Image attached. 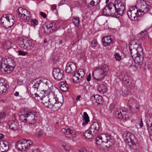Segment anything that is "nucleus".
<instances>
[{
    "instance_id": "24",
    "label": "nucleus",
    "mask_w": 152,
    "mask_h": 152,
    "mask_svg": "<svg viewBox=\"0 0 152 152\" xmlns=\"http://www.w3.org/2000/svg\"><path fill=\"white\" fill-rule=\"evenodd\" d=\"M133 49H136V50H138V51L141 52L142 51V48L141 47V45L140 44H137L134 41H132V43L130 45L129 48Z\"/></svg>"
},
{
    "instance_id": "56",
    "label": "nucleus",
    "mask_w": 152,
    "mask_h": 152,
    "mask_svg": "<svg viewBox=\"0 0 152 152\" xmlns=\"http://www.w3.org/2000/svg\"><path fill=\"white\" fill-rule=\"evenodd\" d=\"M42 134V132L41 131L37 130L36 133V135L37 136V137H40L41 135Z\"/></svg>"
},
{
    "instance_id": "49",
    "label": "nucleus",
    "mask_w": 152,
    "mask_h": 152,
    "mask_svg": "<svg viewBox=\"0 0 152 152\" xmlns=\"http://www.w3.org/2000/svg\"><path fill=\"white\" fill-rule=\"evenodd\" d=\"M58 56L56 55H54L53 56L51 61L53 63H54L56 61H57L58 59Z\"/></svg>"
},
{
    "instance_id": "10",
    "label": "nucleus",
    "mask_w": 152,
    "mask_h": 152,
    "mask_svg": "<svg viewBox=\"0 0 152 152\" xmlns=\"http://www.w3.org/2000/svg\"><path fill=\"white\" fill-rule=\"evenodd\" d=\"M51 97L50 102L52 106V107H49L50 108H53L54 110H58L61 106V103L58 101V99L57 96V95L55 94L53 96Z\"/></svg>"
},
{
    "instance_id": "27",
    "label": "nucleus",
    "mask_w": 152,
    "mask_h": 152,
    "mask_svg": "<svg viewBox=\"0 0 152 152\" xmlns=\"http://www.w3.org/2000/svg\"><path fill=\"white\" fill-rule=\"evenodd\" d=\"M7 89L6 83L3 80H0V93H3L6 91Z\"/></svg>"
},
{
    "instance_id": "15",
    "label": "nucleus",
    "mask_w": 152,
    "mask_h": 152,
    "mask_svg": "<svg viewBox=\"0 0 152 152\" xmlns=\"http://www.w3.org/2000/svg\"><path fill=\"white\" fill-rule=\"evenodd\" d=\"M63 71L58 69H54L53 72V75L54 78L58 80H62L64 77Z\"/></svg>"
},
{
    "instance_id": "36",
    "label": "nucleus",
    "mask_w": 152,
    "mask_h": 152,
    "mask_svg": "<svg viewBox=\"0 0 152 152\" xmlns=\"http://www.w3.org/2000/svg\"><path fill=\"white\" fill-rule=\"evenodd\" d=\"M147 36V33L145 31H142L137 35V37L138 39L140 40H142L145 39Z\"/></svg>"
},
{
    "instance_id": "45",
    "label": "nucleus",
    "mask_w": 152,
    "mask_h": 152,
    "mask_svg": "<svg viewBox=\"0 0 152 152\" xmlns=\"http://www.w3.org/2000/svg\"><path fill=\"white\" fill-rule=\"evenodd\" d=\"M78 74L79 76L80 77V79L84 77L85 75V72L84 70L82 69H79L77 73Z\"/></svg>"
},
{
    "instance_id": "32",
    "label": "nucleus",
    "mask_w": 152,
    "mask_h": 152,
    "mask_svg": "<svg viewBox=\"0 0 152 152\" xmlns=\"http://www.w3.org/2000/svg\"><path fill=\"white\" fill-rule=\"evenodd\" d=\"M83 135L84 137L88 139L92 138L94 135L89 129L83 133Z\"/></svg>"
},
{
    "instance_id": "55",
    "label": "nucleus",
    "mask_w": 152,
    "mask_h": 152,
    "mask_svg": "<svg viewBox=\"0 0 152 152\" xmlns=\"http://www.w3.org/2000/svg\"><path fill=\"white\" fill-rule=\"evenodd\" d=\"M18 53L19 55L24 56L26 55L27 54V53L22 51H19Z\"/></svg>"
},
{
    "instance_id": "42",
    "label": "nucleus",
    "mask_w": 152,
    "mask_h": 152,
    "mask_svg": "<svg viewBox=\"0 0 152 152\" xmlns=\"http://www.w3.org/2000/svg\"><path fill=\"white\" fill-rule=\"evenodd\" d=\"M100 1V0H91L87 6L90 7L96 5L99 3Z\"/></svg>"
},
{
    "instance_id": "35",
    "label": "nucleus",
    "mask_w": 152,
    "mask_h": 152,
    "mask_svg": "<svg viewBox=\"0 0 152 152\" xmlns=\"http://www.w3.org/2000/svg\"><path fill=\"white\" fill-rule=\"evenodd\" d=\"M1 146L3 149V152H5L7 151L9 148V144L8 142L5 141H3L1 143Z\"/></svg>"
},
{
    "instance_id": "3",
    "label": "nucleus",
    "mask_w": 152,
    "mask_h": 152,
    "mask_svg": "<svg viewBox=\"0 0 152 152\" xmlns=\"http://www.w3.org/2000/svg\"><path fill=\"white\" fill-rule=\"evenodd\" d=\"M18 45L20 47L25 50L31 52L33 51L35 44L31 39L27 38H23L19 40Z\"/></svg>"
},
{
    "instance_id": "63",
    "label": "nucleus",
    "mask_w": 152,
    "mask_h": 152,
    "mask_svg": "<svg viewBox=\"0 0 152 152\" xmlns=\"http://www.w3.org/2000/svg\"><path fill=\"white\" fill-rule=\"evenodd\" d=\"M91 0H84V3L87 5Z\"/></svg>"
},
{
    "instance_id": "19",
    "label": "nucleus",
    "mask_w": 152,
    "mask_h": 152,
    "mask_svg": "<svg viewBox=\"0 0 152 152\" xmlns=\"http://www.w3.org/2000/svg\"><path fill=\"white\" fill-rule=\"evenodd\" d=\"M99 138L102 139L103 142L107 143L109 142L110 145V142H111L112 144L114 143V141L111 139L110 136L107 134H102L101 135V137Z\"/></svg>"
},
{
    "instance_id": "52",
    "label": "nucleus",
    "mask_w": 152,
    "mask_h": 152,
    "mask_svg": "<svg viewBox=\"0 0 152 152\" xmlns=\"http://www.w3.org/2000/svg\"><path fill=\"white\" fill-rule=\"evenodd\" d=\"M3 58L0 56V70L1 69V68H2L3 65Z\"/></svg>"
},
{
    "instance_id": "43",
    "label": "nucleus",
    "mask_w": 152,
    "mask_h": 152,
    "mask_svg": "<svg viewBox=\"0 0 152 152\" xmlns=\"http://www.w3.org/2000/svg\"><path fill=\"white\" fill-rule=\"evenodd\" d=\"M26 112H25L24 114H22L20 115V119L23 122H27V118L26 117Z\"/></svg>"
},
{
    "instance_id": "23",
    "label": "nucleus",
    "mask_w": 152,
    "mask_h": 152,
    "mask_svg": "<svg viewBox=\"0 0 152 152\" xmlns=\"http://www.w3.org/2000/svg\"><path fill=\"white\" fill-rule=\"evenodd\" d=\"M8 124L10 129L13 130H16L18 128L19 125L17 121H10Z\"/></svg>"
},
{
    "instance_id": "37",
    "label": "nucleus",
    "mask_w": 152,
    "mask_h": 152,
    "mask_svg": "<svg viewBox=\"0 0 152 152\" xmlns=\"http://www.w3.org/2000/svg\"><path fill=\"white\" fill-rule=\"evenodd\" d=\"M73 23L75 26L78 27L80 25V20L79 17L74 16L72 19Z\"/></svg>"
},
{
    "instance_id": "39",
    "label": "nucleus",
    "mask_w": 152,
    "mask_h": 152,
    "mask_svg": "<svg viewBox=\"0 0 152 152\" xmlns=\"http://www.w3.org/2000/svg\"><path fill=\"white\" fill-rule=\"evenodd\" d=\"M107 88L105 85L103 84H101L98 86L97 90L100 93L105 92L106 91Z\"/></svg>"
},
{
    "instance_id": "46",
    "label": "nucleus",
    "mask_w": 152,
    "mask_h": 152,
    "mask_svg": "<svg viewBox=\"0 0 152 152\" xmlns=\"http://www.w3.org/2000/svg\"><path fill=\"white\" fill-rule=\"evenodd\" d=\"M38 21L36 19H32L30 21V24L31 26H35L38 24Z\"/></svg>"
},
{
    "instance_id": "13",
    "label": "nucleus",
    "mask_w": 152,
    "mask_h": 152,
    "mask_svg": "<svg viewBox=\"0 0 152 152\" xmlns=\"http://www.w3.org/2000/svg\"><path fill=\"white\" fill-rule=\"evenodd\" d=\"M54 93L53 92L50 93L49 96H45L43 98L42 100V102L44 105V106L48 108L52 107V106L51 104V102H50L51 97L55 95Z\"/></svg>"
},
{
    "instance_id": "6",
    "label": "nucleus",
    "mask_w": 152,
    "mask_h": 152,
    "mask_svg": "<svg viewBox=\"0 0 152 152\" xmlns=\"http://www.w3.org/2000/svg\"><path fill=\"white\" fill-rule=\"evenodd\" d=\"M17 13L21 20L28 22L31 20V18L29 16L28 12L26 10L20 7L17 11Z\"/></svg>"
},
{
    "instance_id": "17",
    "label": "nucleus",
    "mask_w": 152,
    "mask_h": 152,
    "mask_svg": "<svg viewBox=\"0 0 152 152\" xmlns=\"http://www.w3.org/2000/svg\"><path fill=\"white\" fill-rule=\"evenodd\" d=\"M99 125L97 122H93L90 126L89 129L94 135L98 134L99 132Z\"/></svg>"
},
{
    "instance_id": "61",
    "label": "nucleus",
    "mask_w": 152,
    "mask_h": 152,
    "mask_svg": "<svg viewBox=\"0 0 152 152\" xmlns=\"http://www.w3.org/2000/svg\"><path fill=\"white\" fill-rule=\"evenodd\" d=\"M68 133L72 134V133H74V131L73 130L69 128H68Z\"/></svg>"
},
{
    "instance_id": "57",
    "label": "nucleus",
    "mask_w": 152,
    "mask_h": 152,
    "mask_svg": "<svg viewBox=\"0 0 152 152\" xmlns=\"http://www.w3.org/2000/svg\"><path fill=\"white\" fill-rule=\"evenodd\" d=\"M91 73H90L88 75V76L86 78V80L88 81H89L91 80Z\"/></svg>"
},
{
    "instance_id": "21",
    "label": "nucleus",
    "mask_w": 152,
    "mask_h": 152,
    "mask_svg": "<svg viewBox=\"0 0 152 152\" xmlns=\"http://www.w3.org/2000/svg\"><path fill=\"white\" fill-rule=\"evenodd\" d=\"M3 64L12 65L13 66H15V62L14 59L11 57H6L5 58H3Z\"/></svg>"
},
{
    "instance_id": "40",
    "label": "nucleus",
    "mask_w": 152,
    "mask_h": 152,
    "mask_svg": "<svg viewBox=\"0 0 152 152\" xmlns=\"http://www.w3.org/2000/svg\"><path fill=\"white\" fill-rule=\"evenodd\" d=\"M4 16H6L7 18V19H8V20H10V22L11 21H12V23H13V25L15 23V17L14 16H13L12 15L9 14L5 15Z\"/></svg>"
},
{
    "instance_id": "4",
    "label": "nucleus",
    "mask_w": 152,
    "mask_h": 152,
    "mask_svg": "<svg viewBox=\"0 0 152 152\" xmlns=\"http://www.w3.org/2000/svg\"><path fill=\"white\" fill-rule=\"evenodd\" d=\"M60 25L58 22H49L48 23L45 27H44V32L48 34L52 33L58 30L59 28Z\"/></svg>"
},
{
    "instance_id": "30",
    "label": "nucleus",
    "mask_w": 152,
    "mask_h": 152,
    "mask_svg": "<svg viewBox=\"0 0 152 152\" xmlns=\"http://www.w3.org/2000/svg\"><path fill=\"white\" fill-rule=\"evenodd\" d=\"M102 99V97L101 96L98 94L93 95L91 98V99L92 100L93 99H95L96 102L99 104H102L103 101Z\"/></svg>"
},
{
    "instance_id": "47",
    "label": "nucleus",
    "mask_w": 152,
    "mask_h": 152,
    "mask_svg": "<svg viewBox=\"0 0 152 152\" xmlns=\"http://www.w3.org/2000/svg\"><path fill=\"white\" fill-rule=\"evenodd\" d=\"M6 115L5 114L4 112L0 113V123L1 122V120L2 119L6 117Z\"/></svg>"
},
{
    "instance_id": "48",
    "label": "nucleus",
    "mask_w": 152,
    "mask_h": 152,
    "mask_svg": "<svg viewBox=\"0 0 152 152\" xmlns=\"http://www.w3.org/2000/svg\"><path fill=\"white\" fill-rule=\"evenodd\" d=\"M114 56L116 61H119L121 58V56L117 53H115L114 54Z\"/></svg>"
},
{
    "instance_id": "53",
    "label": "nucleus",
    "mask_w": 152,
    "mask_h": 152,
    "mask_svg": "<svg viewBox=\"0 0 152 152\" xmlns=\"http://www.w3.org/2000/svg\"><path fill=\"white\" fill-rule=\"evenodd\" d=\"M139 110V108L138 107H136L135 108H133L132 109V111L133 113H136L138 112Z\"/></svg>"
},
{
    "instance_id": "22",
    "label": "nucleus",
    "mask_w": 152,
    "mask_h": 152,
    "mask_svg": "<svg viewBox=\"0 0 152 152\" xmlns=\"http://www.w3.org/2000/svg\"><path fill=\"white\" fill-rule=\"evenodd\" d=\"M41 81L40 80L37 81L33 85L32 87L30 89L29 93H34L35 91H36V92H37V91H38L39 85L41 84Z\"/></svg>"
},
{
    "instance_id": "33",
    "label": "nucleus",
    "mask_w": 152,
    "mask_h": 152,
    "mask_svg": "<svg viewBox=\"0 0 152 152\" xmlns=\"http://www.w3.org/2000/svg\"><path fill=\"white\" fill-rule=\"evenodd\" d=\"M83 122L82 125L83 126H85L88 124L89 121V117L88 114L86 112L83 113Z\"/></svg>"
},
{
    "instance_id": "7",
    "label": "nucleus",
    "mask_w": 152,
    "mask_h": 152,
    "mask_svg": "<svg viewBox=\"0 0 152 152\" xmlns=\"http://www.w3.org/2000/svg\"><path fill=\"white\" fill-rule=\"evenodd\" d=\"M127 110L124 108L117 109L115 113V115L118 118L124 120H126L129 118Z\"/></svg>"
},
{
    "instance_id": "26",
    "label": "nucleus",
    "mask_w": 152,
    "mask_h": 152,
    "mask_svg": "<svg viewBox=\"0 0 152 152\" xmlns=\"http://www.w3.org/2000/svg\"><path fill=\"white\" fill-rule=\"evenodd\" d=\"M101 137V135H99L96 138V143L97 145L98 149L100 150H102L104 149L103 146L102 145V143H104L102 141V139H100L99 137Z\"/></svg>"
},
{
    "instance_id": "12",
    "label": "nucleus",
    "mask_w": 152,
    "mask_h": 152,
    "mask_svg": "<svg viewBox=\"0 0 152 152\" xmlns=\"http://www.w3.org/2000/svg\"><path fill=\"white\" fill-rule=\"evenodd\" d=\"M119 79L122 80L123 84L131 86H132L131 77L126 74H122L119 76Z\"/></svg>"
},
{
    "instance_id": "31",
    "label": "nucleus",
    "mask_w": 152,
    "mask_h": 152,
    "mask_svg": "<svg viewBox=\"0 0 152 152\" xmlns=\"http://www.w3.org/2000/svg\"><path fill=\"white\" fill-rule=\"evenodd\" d=\"M13 44L11 42L8 41L3 43L2 46L5 50H9L12 47Z\"/></svg>"
},
{
    "instance_id": "51",
    "label": "nucleus",
    "mask_w": 152,
    "mask_h": 152,
    "mask_svg": "<svg viewBox=\"0 0 152 152\" xmlns=\"http://www.w3.org/2000/svg\"><path fill=\"white\" fill-rule=\"evenodd\" d=\"M130 69L132 71H135L137 70V68L135 65H132L130 66Z\"/></svg>"
},
{
    "instance_id": "44",
    "label": "nucleus",
    "mask_w": 152,
    "mask_h": 152,
    "mask_svg": "<svg viewBox=\"0 0 152 152\" xmlns=\"http://www.w3.org/2000/svg\"><path fill=\"white\" fill-rule=\"evenodd\" d=\"M72 79L74 82H77L81 79L77 73H75L74 75L72 77Z\"/></svg>"
},
{
    "instance_id": "1",
    "label": "nucleus",
    "mask_w": 152,
    "mask_h": 152,
    "mask_svg": "<svg viewBox=\"0 0 152 152\" xmlns=\"http://www.w3.org/2000/svg\"><path fill=\"white\" fill-rule=\"evenodd\" d=\"M125 10L124 4L121 3L120 0H115L114 3L110 2L103 9L101 14L105 16L111 15L117 17L123 14Z\"/></svg>"
},
{
    "instance_id": "34",
    "label": "nucleus",
    "mask_w": 152,
    "mask_h": 152,
    "mask_svg": "<svg viewBox=\"0 0 152 152\" xmlns=\"http://www.w3.org/2000/svg\"><path fill=\"white\" fill-rule=\"evenodd\" d=\"M129 50L130 53L132 58H135V57L140 54L138 52H139L138 50H136V49H132L130 48H129Z\"/></svg>"
},
{
    "instance_id": "59",
    "label": "nucleus",
    "mask_w": 152,
    "mask_h": 152,
    "mask_svg": "<svg viewBox=\"0 0 152 152\" xmlns=\"http://www.w3.org/2000/svg\"><path fill=\"white\" fill-rule=\"evenodd\" d=\"M79 152H87V150L84 148H81L79 150Z\"/></svg>"
},
{
    "instance_id": "54",
    "label": "nucleus",
    "mask_w": 152,
    "mask_h": 152,
    "mask_svg": "<svg viewBox=\"0 0 152 152\" xmlns=\"http://www.w3.org/2000/svg\"><path fill=\"white\" fill-rule=\"evenodd\" d=\"M39 96H40V97L41 98H44V97H45V93L44 91L43 90L42 91V92L40 93L39 94Z\"/></svg>"
},
{
    "instance_id": "28",
    "label": "nucleus",
    "mask_w": 152,
    "mask_h": 152,
    "mask_svg": "<svg viewBox=\"0 0 152 152\" xmlns=\"http://www.w3.org/2000/svg\"><path fill=\"white\" fill-rule=\"evenodd\" d=\"M132 145L129 146L131 148L132 151L133 152H140V145L137 143V141L134 143H132Z\"/></svg>"
},
{
    "instance_id": "41",
    "label": "nucleus",
    "mask_w": 152,
    "mask_h": 152,
    "mask_svg": "<svg viewBox=\"0 0 152 152\" xmlns=\"http://www.w3.org/2000/svg\"><path fill=\"white\" fill-rule=\"evenodd\" d=\"M59 86L60 90L62 91L65 92L67 91L68 89L67 85L66 84L62 83L59 85Z\"/></svg>"
},
{
    "instance_id": "29",
    "label": "nucleus",
    "mask_w": 152,
    "mask_h": 152,
    "mask_svg": "<svg viewBox=\"0 0 152 152\" xmlns=\"http://www.w3.org/2000/svg\"><path fill=\"white\" fill-rule=\"evenodd\" d=\"M133 59L134 62L136 64L138 65H140L142 64V63L143 58L140 54L135 57V58H133Z\"/></svg>"
},
{
    "instance_id": "38",
    "label": "nucleus",
    "mask_w": 152,
    "mask_h": 152,
    "mask_svg": "<svg viewBox=\"0 0 152 152\" xmlns=\"http://www.w3.org/2000/svg\"><path fill=\"white\" fill-rule=\"evenodd\" d=\"M30 94L32 98H34L36 100L38 101H42V98L40 97L39 94L37 93L36 91H34V93H30Z\"/></svg>"
},
{
    "instance_id": "60",
    "label": "nucleus",
    "mask_w": 152,
    "mask_h": 152,
    "mask_svg": "<svg viewBox=\"0 0 152 152\" xmlns=\"http://www.w3.org/2000/svg\"><path fill=\"white\" fill-rule=\"evenodd\" d=\"M114 108H115V104H111L110 105V110L111 111H112L113 110Z\"/></svg>"
},
{
    "instance_id": "58",
    "label": "nucleus",
    "mask_w": 152,
    "mask_h": 152,
    "mask_svg": "<svg viewBox=\"0 0 152 152\" xmlns=\"http://www.w3.org/2000/svg\"><path fill=\"white\" fill-rule=\"evenodd\" d=\"M40 15L42 16L44 18H45L47 17V15L43 12H41L40 13Z\"/></svg>"
},
{
    "instance_id": "16",
    "label": "nucleus",
    "mask_w": 152,
    "mask_h": 152,
    "mask_svg": "<svg viewBox=\"0 0 152 152\" xmlns=\"http://www.w3.org/2000/svg\"><path fill=\"white\" fill-rule=\"evenodd\" d=\"M138 6L140 8L139 12H146L149 10V8L147 7L145 1L143 0H140L139 3L138 4Z\"/></svg>"
},
{
    "instance_id": "8",
    "label": "nucleus",
    "mask_w": 152,
    "mask_h": 152,
    "mask_svg": "<svg viewBox=\"0 0 152 152\" xmlns=\"http://www.w3.org/2000/svg\"><path fill=\"white\" fill-rule=\"evenodd\" d=\"M124 142L129 146L132 145V143H134L137 141V139L130 132H125L123 135Z\"/></svg>"
},
{
    "instance_id": "20",
    "label": "nucleus",
    "mask_w": 152,
    "mask_h": 152,
    "mask_svg": "<svg viewBox=\"0 0 152 152\" xmlns=\"http://www.w3.org/2000/svg\"><path fill=\"white\" fill-rule=\"evenodd\" d=\"M15 66L12 65L3 64L1 68V69L0 70L2 72L4 71L5 73H10L12 72L14 69Z\"/></svg>"
},
{
    "instance_id": "64",
    "label": "nucleus",
    "mask_w": 152,
    "mask_h": 152,
    "mask_svg": "<svg viewBox=\"0 0 152 152\" xmlns=\"http://www.w3.org/2000/svg\"><path fill=\"white\" fill-rule=\"evenodd\" d=\"M139 126L140 127H142L143 126V124L142 123V120L141 118H140V121L139 123Z\"/></svg>"
},
{
    "instance_id": "5",
    "label": "nucleus",
    "mask_w": 152,
    "mask_h": 152,
    "mask_svg": "<svg viewBox=\"0 0 152 152\" xmlns=\"http://www.w3.org/2000/svg\"><path fill=\"white\" fill-rule=\"evenodd\" d=\"M32 143L33 142L32 141L22 139L18 142L16 147L18 151H23L28 149V147L30 146Z\"/></svg>"
},
{
    "instance_id": "2",
    "label": "nucleus",
    "mask_w": 152,
    "mask_h": 152,
    "mask_svg": "<svg viewBox=\"0 0 152 152\" xmlns=\"http://www.w3.org/2000/svg\"><path fill=\"white\" fill-rule=\"evenodd\" d=\"M108 71V66L105 64L95 67L93 72L94 78L95 80V82L97 83L101 82L107 75Z\"/></svg>"
},
{
    "instance_id": "14",
    "label": "nucleus",
    "mask_w": 152,
    "mask_h": 152,
    "mask_svg": "<svg viewBox=\"0 0 152 152\" xmlns=\"http://www.w3.org/2000/svg\"><path fill=\"white\" fill-rule=\"evenodd\" d=\"M77 70L76 64L72 62H68L65 68L66 72L67 73H73Z\"/></svg>"
},
{
    "instance_id": "11",
    "label": "nucleus",
    "mask_w": 152,
    "mask_h": 152,
    "mask_svg": "<svg viewBox=\"0 0 152 152\" xmlns=\"http://www.w3.org/2000/svg\"><path fill=\"white\" fill-rule=\"evenodd\" d=\"M37 113L33 111H28L26 112V117L27 118V122L29 124L35 123L37 119Z\"/></svg>"
},
{
    "instance_id": "9",
    "label": "nucleus",
    "mask_w": 152,
    "mask_h": 152,
    "mask_svg": "<svg viewBox=\"0 0 152 152\" xmlns=\"http://www.w3.org/2000/svg\"><path fill=\"white\" fill-rule=\"evenodd\" d=\"M129 18L132 20H134L137 19L139 16H140L142 14H139L138 10L136 7H133L130 8L127 13Z\"/></svg>"
},
{
    "instance_id": "50",
    "label": "nucleus",
    "mask_w": 152,
    "mask_h": 152,
    "mask_svg": "<svg viewBox=\"0 0 152 152\" xmlns=\"http://www.w3.org/2000/svg\"><path fill=\"white\" fill-rule=\"evenodd\" d=\"M92 47L95 48L97 45V42L95 40H94L91 42V43Z\"/></svg>"
},
{
    "instance_id": "18",
    "label": "nucleus",
    "mask_w": 152,
    "mask_h": 152,
    "mask_svg": "<svg viewBox=\"0 0 152 152\" xmlns=\"http://www.w3.org/2000/svg\"><path fill=\"white\" fill-rule=\"evenodd\" d=\"M7 18L6 17L4 16V15L0 19L1 23L6 28H10L13 25L12 23V21H11L10 22V20H8Z\"/></svg>"
},
{
    "instance_id": "25",
    "label": "nucleus",
    "mask_w": 152,
    "mask_h": 152,
    "mask_svg": "<svg viewBox=\"0 0 152 152\" xmlns=\"http://www.w3.org/2000/svg\"><path fill=\"white\" fill-rule=\"evenodd\" d=\"M103 45L104 46H106L110 45L113 43V41L112 40L110 36H107L104 37L102 40Z\"/></svg>"
},
{
    "instance_id": "62",
    "label": "nucleus",
    "mask_w": 152,
    "mask_h": 152,
    "mask_svg": "<svg viewBox=\"0 0 152 152\" xmlns=\"http://www.w3.org/2000/svg\"><path fill=\"white\" fill-rule=\"evenodd\" d=\"M51 9L52 10H55L56 7V5L53 4L51 6Z\"/></svg>"
}]
</instances>
